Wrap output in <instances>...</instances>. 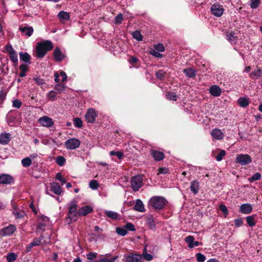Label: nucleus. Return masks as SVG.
Instances as JSON below:
<instances>
[{"instance_id":"obj_1","label":"nucleus","mask_w":262,"mask_h":262,"mask_svg":"<svg viewBox=\"0 0 262 262\" xmlns=\"http://www.w3.org/2000/svg\"><path fill=\"white\" fill-rule=\"evenodd\" d=\"M53 48V45L50 40H46L38 42L36 47V56L38 58H42Z\"/></svg>"},{"instance_id":"obj_2","label":"nucleus","mask_w":262,"mask_h":262,"mask_svg":"<svg viewBox=\"0 0 262 262\" xmlns=\"http://www.w3.org/2000/svg\"><path fill=\"white\" fill-rule=\"evenodd\" d=\"M167 202L166 200L163 196H154L149 200L148 205L156 210H160L165 207Z\"/></svg>"},{"instance_id":"obj_3","label":"nucleus","mask_w":262,"mask_h":262,"mask_svg":"<svg viewBox=\"0 0 262 262\" xmlns=\"http://www.w3.org/2000/svg\"><path fill=\"white\" fill-rule=\"evenodd\" d=\"M77 202L75 200H72L69 204L68 217L67 222L70 224L71 222L76 221L77 220Z\"/></svg>"},{"instance_id":"obj_4","label":"nucleus","mask_w":262,"mask_h":262,"mask_svg":"<svg viewBox=\"0 0 262 262\" xmlns=\"http://www.w3.org/2000/svg\"><path fill=\"white\" fill-rule=\"evenodd\" d=\"M143 185V178L140 175H137L133 177L130 180V187L132 189L137 191Z\"/></svg>"},{"instance_id":"obj_5","label":"nucleus","mask_w":262,"mask_h":262,"mask_svg":"<svg viewBox=\"0 0 262 262\" xmlns=\"http://www.w3.org/2000/svg\"><path fill=\"white\" fill-rule=\"evenodd\" d=\"M210 11L212 15L220 17L223 14L224 9L222 5L215 3L211 6Z\"/></svg>"},{"instance_id":"obj_6","label":"nucleus","mask_w":262,"mask_h":262,"mask_svg":"<svg viewBox=\"0 0 262 262\" xmlns=\"http://www.w3.org/2000/svg\"><path fill=\"white\" fill-rule=\"evenodd\" d=\"M80 145V141L77 138H73L67 140L65 143L64 145L68 149H75L79 147Z\"/></svg>"},{"instance_id":"obj_7","label":"nucleus","mask_w":262,"mask_h":262,"mask_svg":"<svg viewBox=\"0 0 262 262\" xmlns=\"http://www.w3.org/2000/svg\"><path fill=\"white\" fill-rule=\"evenodd\" d=\"M252 161L251 158L248 155L240 154L237 155L236 162L241 165H246L250 163Z\"/></svg>"},{"instance_id":"obj_8","label":"nucleus","mask_w":262,"mask_h":262,"mask_svg":"<svg viewBox=\"0 0 262 262\" xmlns=\"http://www.w3.org/2000/svg\"><path fill=\"white\" fill-rule=\"evenodd\" d=\"M16 230V227L13 225H9L7 227L0 230V235L7 236L11 235Z\"/></svg>"},{"instance_id":"obj_9","label":"nucleus","mask_w":262,"mask_h":262,"mask_svg":"<svg viewBox=\"0 0 262 262\" xmlns=\"http://www.w3.org/2000/svg\"><path fill=\"white\" fill-rule=\"evenodd\" d=\"M39 124L44 127H51L54 125L53 119L48 116H43L38 119Z\"/></svg>"},{"instance_id":"obj_10","label":"nucleus","mask_w":262,"mask_h":262,"mask_svg":"<svg viewBox=\"0 0 262 262\" xmlns=\"http://www.w3.org/2000/svg\"><path fill=\"white\" fill-rule=\"evenodd\" d=\"M124 257L125 262H142V255L141 254H125Z\"/></svg>"},{"instance_id":"obj_11","label":"nucleus","mask_w":262,"mask_h":262,"mask_svg":"<svg viewBox=\"0 0 262 262\" xmlns=\"http://www.w3.org/2000/svg\"><path fill=\"white\" fill-rule=\"evenodd\" d=\"M96 117V113L93 108L89 109L85 115V119L89 123H93Z\"/></svg>"},{"instance_id":"obj_12","label":"nucleus","mask_w":262,"mask_h":262,"mask_svg":"<svg viewBox=\"0 0 262 262\" xmlns=\"http://www.w3.org/2000/svg\"><path fill=\"white\" fill-rule=\"evenodd\" d=\"M249 77L252 80H256L262 76V68L256 67L249 75Z\"/></svg>"},{"instance_id":"obj_13","label":"nucleus","mask_w":262,"mask_h":262,"mask_svg":"<svg viewBox=\"0 0 262 262\" xmlns=\"http://www.w3.org/2000/svg\"><path fill=\"white\" fill-rule=\"evenodd\" d=\"M252 211V206L248 203L243 204L239 207V212L242 214H247Z\"/></svg>"},{"instance_id":"obj_14","label":"nucleus","mask_w":262,"mask_h":262,"mask_svg":"<svg viewBox=\"0 0 262 262\" xmlns=\"http://www.w3.org/2000/svg\"><path fill=\"white\" fill-rule=\"evenodd\" d=\"M53 56L56 61L60 62L66 57L65 55L61 52L58 47L55 48L53 52Z\"/></svg>"},{"instance_id":"obj_15","label":"nucleus","mask_w":262,"mask_h":262,"mask_svg":"<svg viewBox=\"0 0 262 262\" xmlns=\"http://www.w3.org/2000/svg\"><path fill=\"white\" fill-rule=\"evenodd\" d=\"M13 181V178L10 175L3 174L0 176V184H10Z\"/></svg>"},{"instance_id":"obj_16","label":"nucleus","mask_w":262,"mask_h":262,"mask_svg":"<svg viewBox=\"0 0 262 262\" xmlns=\"http://www.w3.org/2000/svg\"><path fill=\"white\" fill-rule=\"evenodd\" d=\"M211 135L212 138L215 140H222L224 138V134L223 132L218 128L213 129L211 132Z\"/></svg>"},{"instance_id":"obj_17","label":"nucleus","mask_w":262,"mask_h":262,"mask_svg":"<svg viewBox=\"0 0 262 262\" xmlns=\"http://www.w3.org/2000/svg\"><path fill=\"white\" fill-rule=\"evenodd\" d=\"M93 208L90 206H85L82 207L77 211L78 215L79 216H85L92 212Z\"/></svg>"},{"instance_id":"obj_18","label":"nucleus","mask_w":262,"mask_h":262,"mask_svg":"<svg viewBox=\"0 0 262 262\" xmlns=\"http://www.w3.org/2000/svg\"><path fill=\"white\" fill-rule=\"evenodd\" d=\"M18 29L22 33L24 34L28 37H30L34 31V29L32 27L20 26Z\"/></svg>"},{"instance_id":"obj_19","label":"nucleus","mask_w":262,"mask_h":262,"mask_svg":"<svg viewBox=\"0 0 262 262\" xmlns=\"http://www.w3.org/2000/svg\"><path fill=\"white\" fill-rule=\"evenodd\" d=\"M209 91L210 94L214 97L220 96L222 93L221 88L216 85H212L210 88Z\"/></svg>"},{"instance_id":"obj_20","label":"nucleus","mask_w":262,"mask_h":262,"mask_svg":"<svg viewBox=\"0 0 262 262\" xmlns=\"http://www.w3.org/2000/svg\"><path fill=\"white\" fill-rule=\"evenodd\" d=\"M60 21L62 23H64L70 19V14L67 12L61 11L59 12L57 15Z\"/></svg>"},{"instance_id":"obj_21","label":"nucleus","mask_w":262,"mask_h":262,"mask_svg":"<svg viewBox=\"0 0 262 262\" xmlns=\"http://www.w3.org/2000/svg\"><path fill=\"white\" fill-rule=\"evenodd\" d=\"M151 155L156 161H161L164 158V154L161 151L155 150H150Z\"/></svg>"},{"instance_id":"obj_22","label":"nucleus","mask_w":262,"mask_h":262,"mask_svg":"<svg viewBox=\"0 0 262 262\" xmlns=\"http://www.w3.org/2000/svg\"><path fill=\"white\" fill-rule=\"evenodd\" d=\"M134 208L136 211L138 212H144L145 211L144 205L142 201L140 199H137L136 200Z\"/></svg>"},{"instance_id":"obj_23","label":"nucleus","mask_w":262,"mask_h":262,"mask_svg":"<svg viewBox=\"0 0 262 262\" xmlns=\"http://www.w3.org/2000/svg\"><path fill=\"white\" fill-rule=\"evenodd\" d=\"M51 190L55 194L59 195L62 192V189L60 186L56 182H53L51 184Z\"/></svg>"},{"instance_id":"obj_24","label":"nucleus","mask_w":262,"mask_h":262,"mask_svg":"<svg viewBox=\"0 0 262 262\" xmlns=\"http://www.w3.org/2000/svg\"><path fill=\"white\" fill-rule=\"evenodd\" d=\"M11 138V135L9 133L2 134L0 136V143L3 145L7 144Z\"/></svg>"},{"instance_id":"obj_25","label":"nucleus","mask_w":262,"mask_h":262,"mask_svg":"<svg viewBox=\"0 0 262 262\" xmlns=\"http://www.w3.org/2000/svg\"><path fill=\"white\" fill-rule=\"evenodd\" d=\"M145 221L147 225L151 229L155 228V224L154 216L152 214H148L145 217Z\"/></svg>"},{"instance_id":"obj_26","label":"nucleus","mask_w":262,"mask_h":262,"mask_svg":"<svg viewBox=\"0 0 262 262\" xmlns=\"http://www.w3.org/2000/svg\"><path fill=\"white\" fill-rule=\"evenodd\" d=\"M237 103L240 106L246 107L249 105L250 100L247 97H240L237 100Z\"/></svg>"},{"instance_id":"obj_27","label":"nucleus","mask_w":262,"mask_h":262,"mask_svg":"<svg viewBox=\"0 0 262 262\" xmlns=\"http://www.w3.org/2000/svg\"><path fill=\"white\" fill-rule=\"evenodd\" d=\"M226 38L231 43H235L237 40V37L233 32H227L226 34Z\"/></svg>"},{"instance_id":"obj_28","label":"nucleus","mask_w":262,"mask_h":262,"mask_svg":"<svg viewBox=\"0 0 262 262\" xmlns=\"http://www.w3.org/2000/svg\"><path fill=\"white\" fill-rule=\"evenodd\" d=\"M191 191L194 193L196 194L199 189V183L196 181H193L191 183L190 187Z\"/></svg>"},{"instance_id":"obj_29","label":"nucleus","mask_w":262,"mask_h":262,"mask_svg":"<svg viewBox=\"0 0 262 262\" xmlns=\"http://www.w3.org/2000/svg\"><path fill=\"white\" fill-rule=\"evenodd\" d=\"M141 255H142V259L143 258L147 261H151L153 259V256L147 253L146 247H144V251Z\"/></svg>"},{"instance_id":"obj_30","label":"nucleus","mask_w":262,"mask_h":262,"mask_svg":"<svg viewBox=\"0 0 262 262\" xmlns=\"http://www.w3.org/2000/svg\"><path fill=\"white\" fill-rule=\"evenodd\" d=\"M183 72L185 74L187 77L189 78H193L195 77L196 71L192 69H184Z\"/></svg>"},{"instance_id":"obj_31","label":"nucleus","mask_w":262,"mask_h":262,"mask_svg":"<svg viewBox=\"0 0 262 262\" xmlns=\"http://www.w3.org/2000/svg\"><path fill=\"white\" fill-rule=\"evenodd\" d=\"M10 51H9L10 53V57L13 62H16L18 61L17 55L15 51L11 47H10Z\"/></svg>"},{"instance_id":"obj_32","label":"nucleus","mask_w":262,"mask_h":262,"mask_svg":"<svg viewBox=\"0 0 262 262\" xmlns=\"http://www.w3.org/2000/svg\"><path fill=\"white\" fill-rule=\"evenodd\" d=\"M247 224L249 227H253L256 224V221L254 219V215L248 216L246 218Z\"/></svg>"},{"instance_id":"obj_33","label":"nucleus","mask_w":262,"mask_h":262,"mask_svg":"<svg viewBox=\"0 0 262 262\" xmlns=\"http://www.w3.org/2000/svg\"><path fill=\"white\" fill-rule=\"evenodd\" d=\"M20 59L25 62H29L30 60V56L27 52L19 53Z\"/></svg>"},{"instance_id":"obj_34","label":"nucleus","mask_w":262,"mask_h":262,"mask_svg":"<svg viewBox=\"0 0 262 262\" xmlns=\"http://www.w3.org/2000/svg\"><path fill=\"white\" fill-rule=\"evenodd\" d=\"M21 164L24 167H29L32 164V160L30 158L26 157L21 160Z\"/></svg>"},{"instance_id":"obj_35","label":"nucleus","mask_w":262,"mask_h":262,"mask_svg":"<svg viewBox=\"0 0 262 262\" xmlns=\"http://www.w3.org/2000/svg\"><path fill=\"white\" fill-rule=\"evenodd\" d=\"M104 213L108 217H110L113 220H116L117 219L118 214L116 212L106 210V211H105Z\"/></svg>"},{"instance_id":"obj_36","label":"nucleus","mask_w":262,"mask_h":262,"mask_svg":"<svg viewBox=\"0 0 262 262\" xmlns=\"http://www.w3.org/2000/svg\"><path fill=\"white\" fill-rule=\"evenodd\" d=\"M17 255L15 253L11 252L7 254V260L8 262H13L17 259Z\"/></svg>"},{"instance_id":"obj_37","label":"nucleus","mask_w":262,"mask_h":262,"mask_svg":"<svg viewBox=\"0 0 262 262\" xmlns=\"http://www.w3.org/2000/svg\"><path fill=\"white\" fill-rule=\"evenodd\" d=\"M56 162L59 166H62L66 162V159L63 156H58L56 159Z\"/></svg>"},{"instance_id":"obj_38","label":"nucleus","mask_w":262,"mask_h":262,"mask_svg":"<svg viewBox=\"0 0 262 262\" xmlns=\"http://www.w3.org/2000/svg\"><path fill=\"white\" fill-rule=\"evenodd\" d=\"M116 232L118 234L121 235V236H124L127 233V230L125 229V228L124 227H117L116 228Z\"/></svg>"},{"instance_id":"obj_39","label":"nucleus","mask_w":262,"mask_h":262,"mask_svg":"<svg viewBox=\"0 0 262 262\" xmlns=\"http://www.w3.org/2000/svg\"><path fill=\"white\" fill-rule=\"evenodd\" d=\"M194 237L192 236L189 235L185 238V242L188 244V247L192 248V244L193 243Z\"/></svg>"},{"instance_id":"obj_40","label":"nucleus","mask_w":262,"mask_h":262,"mask_svg":"<svg viewBox=\"0 0 262 262\" xmlns=\"http://www.w3.org/2000/svg\"><path fill=\"white\" fill-rule=\"evenodd\" d=\"M89 187L93 190H96L98 188L99 184L96 180H93L90 182Z\"/></svg>"},{"instance_id":"obj_41","label":"nucleus","mask_w":262,"mask_h":262,"mask_svg":"<svg viewBox=\"0 0 262 262\" xmlns=\"http://www.w3.org/2000/svg\"><path fill=\"white\" fill-rule=\"evenodd\" d=\"M261 178V174L259 172H256L253 175L252 177L249 178L250 182H253L255 181L259 180Z\"/></svg>"},{"instance_id":"obj_42","label":"nucleus","mask_w":262,"mask_h":262,"mask_svg":"<svg viewBox=\"0 0 262 262\" xmlns=\"http://www.w3.org/2000/svg\"><path fill=\"white\" fill-rule=\"evenodd\" d=\"M133 37L138 41H141L142 40V36L139 31H135L133 33Z\"/></svg>"},{"instance_id":"obj_43","label":"nucleus","mask_w":262,"mask_h":262,"mask_svg":"<svg viewBox=\"0 0 262 262\" xmlns=\"http://www.w3.org/2000/svg\"><path fill=\"white\" fill-rule=\"evenodd\" d=\"M166 98L169 100L176 101L177 100V95L174 93H168L166 94Z\"/></svg>"},{"instance_id":"obj_44","label":"nucleus","mask_w":262,"mask_h":262,"mask_svg":"<svg viewBox=\"0 0 262 262\" xmlns=\"http://www.w3.org/2000/svg\"><path fill=\"white\" fill-rule=\"evenodd\" d=\"M43 239V236H40L38 238H34L32 242V246H39L42 243V240Z\"/></svg>"},{"instance_id":"obj_45","label":"nucleus","mask_w":262,"mask_h":262,"mask_svg":"<svg viewBox=\"0 0 262 262\" xmlns=\"http://www.w3.org/2000/svg\"><path fill=\"white\" fill-rule=\"evenodd\" d=\"M74 124L75 126L78 128H81L82 126V121L79 118H76L74 120Z\"/></svg>"},{"instance_id":"obj_46","label":"nucleus","mask_w":262,"mask_h":262,"mask_svg":"<svg viewBox=\"0 0 262 262\" xmlns=\"http://www.w3.org/2000/svg\"><path fill=\"white\" fill-rule=\"evenodd\" d=\"M196 258L198 262H204L206 260V256L201 253H196Z\"/></svg>"},{"instance_id":"obj_47","label":"nucleus","mask_w":262,"mask_h":262,"mask_svg":"<svg viewBox=\"0 0 262 262\" xmlns=\"http://www.w3.org/2000/svg\"><path fill=\"white\" fill-rule=\"evenodd\" d=\"M259 0H250V7L252 9L257 8L259 5Z\"/></svg>"},{"instance_id":"obj_48","label":"nucleus","mask_w":262,"mask_h":262,"mask_svg":"<svg viewBox=\"0 0 262 262\" xmlns=\"http://www.w3.org/2000/svg\"><path fill=\"white\" fill-rule=\"evenodd\" d=\"M156 76L158 79L162 80L165 76V72L162 70H159L156 72Z\"/></svg>"},{"instance_id":"obj_49","label":"nucleus","mask_w":262,"mask_h":262,"mask_svg":"<svg viewBox=\"0 0 262 262\" xmlns=\"http://www.w3.org/2000/svg\"><path fill=\"white\" fill-rule=\"evenodd\" d=\"M226 155V151L224 150H221L220 152L217 154V155L216 156V160L217 161H221L223 157L225 156Z\"/></svg>"},{"instance_id":"obj_50","label":"nucleus","mask_w":262,"mask_h":262,"mask_svg":"<svg viewBox=\"0 0 262 262\" xmlns=\"http://www.w3.org/2000/svg\"><path fill=\"white\" fill-rule=\"evenodd\" d=\"M47 97L51 101H54L56 98L55 92L53 91H50L47 94Z\"/></svg>"},{"instance_id":"obj_51","label":"nucleus","mask_w":262,"mask_h":262,"mask_svg":"<svg viewBox=\"0 0 262 262\" xmlns=\"http://www.w3.org/2000/svg\"><path fill=\"white\" fill-rule=\"evenodd\" d=\"M123 20V15L119 14L117 15L115 18V23L117 25L120 24Z\"/></svg>"},{"instance_id":"obj_52","label":"nucleus","mask_w":262,"mask_h":262,"mask_svg":"<svg viewBox=\"0 0 262 262\" xmlns=\"http://www.w3.org/2000/svg\"><path fill=\"white\" fill-rule=\"evenodd\" d=\"M55 179L58 181H59L61 184H64L66 183V180L62 177L61 173L58 172L56 174Z\"/></svg>"},{"instance_id":"obj_53","label":"nucleus","mask_w":262,"mask_h":262,"mask_svg":"<svg viewBox=\"0 0 262 262\" xmlns=\"http://www.w3.org/2000/svg\"><path fill=\"white\" fill-rule=\"evenodd\" d=\"M124 228H125L126 230L127 229L128 230L132 231H135V230H136L134 225L130 223H127L124 226Z\"/></svg>"},{"instance_id":"obj_54","label":"nucleus","mask_w":262,"mask_h":262,"mask_svg":"<svg viewBox=\"0 0 262 262\" xmlns=\"http://www.w3.org/2000/svg\"><path fill=\"white\" fill-rule=\"evenodd\" d=\"M97 253L94 252H89L86 254V257L89 260H93L97 258Z\"/></svg>"},{"instance_id":"obj_55","label":"nucleus","mask_w":262,"mask_h":262,"mask_svg":"<svg viewBox=\"0 0 262 262\" xmlns=\"http://www.w3.org/2000/svg\"><path fill=\"white\" fill-rule=\"evenodd\" d=\"M52 142L55 143V141L52 138L43 139L41 140V143L45 145H49Z\"/></svg>"},{"instance_id":"obj_56","label":"nucleus","mask_w":262,"mask_h":262,"mask_svg":"<svg viewBox=\"0 0 262 262\" xmlns=\"http://www.w3.org/2000/svg\"><path fill=\"white\" fill-rule=\"evenodd\" d=\"M22 103L18 99H15L13 101V106L14 107L19 108L21 106Z\"/></svg>"},{"instance_id":"obj_57","label":"nucleus","mask_w":262,"mask_h":262,"mask_svg":"<svg viewBox=\"0 0 262 262\" xmlns=\"http://www.w3.org/2000/svg\"><path fill=\"white\" fill-rule=\"evenodd\" d=\"M219 208L224 213L225 216H227L228 214L227 208L225 205L222 204L220 205Z\"/></svg>"},{"instance_id":"obj_58","label":"nucleus","mask_w":262,"mask_h":262,"mask_svg":"<svg viewBox=\"0 0 262 262\" xmlns=\"http://www.w3.org/2000/svg\"><path fill=\"white\" fill-rule=\"evenodd\" d=\"M234 224L236 227H239L243 224L242 218H238L234 220Z\"/></svg>"},{"instance_id":"obj_59","label":"nucleus","mask_w":262,"mask_h":262,"mask_svg":"<svg viewBox=\"0 0 262 262\" xmlns=\"http://www.w3.org/2000/svg\"><path fill=\"white\" fill-rule=\"evenodd\" d=\"M155 49L158 52H163L164 47L162 44L159 43L155 46Z\"/></svg>"},{"instance_id":"obj_60","label":"nucleus","mask_w":262,"mask_h":262,"mask_svg":"<svg viewBox=\"0 0 262 262\" xmlns=\"http://www.w3.org/2000/svg\"><path fill=\"white\" fill-rule=\"evenodd\" d=\"M150 53L154 56L155 57H158V58H161L162 57V55L159 53V52L152 50L150 51Z\"/></svg>"},{"instance_id":"obj_61","label":"nucleus","mask_w":262,"mask_h":262,"mask_svg":"<svg viewBox=\"0 0 262 262\" xmlns=\"http://www.w3.org/2000/svg\"><path fill=\"white\" fill-rule=\"evenodd\" d=\"M55 89L56 91H62L64 90L65 86L63 84H58L55 86Z\"/></svg>"},{"instance_id":"obj_62","label":"nucleus","mask_w":262,"mask_h":262,"mask_svg":"<svg viewBox=\"0 0 262 262\" xmlns=\"http://www.w3.org/2000/svg\"><path fill=\"white\" fill-rule=\"evenodd\" d=\"M33 80L38 85H42L45 83L44 80L39 78H34Z\"/></svg>"},{"instance_id":"obj_63","label":"nucleus","mask_w":262,"mask_h":262,"mask_svg":"<svg viewBox=\"0 0 262 262\" xmlns=\"http://www.w3.org/2000/svg\"><path fill=\"white\" fill-rule=\"evenodd\" d=\"M13 213L16 218H21L24 216L23 213H19L17 210L13 211Z\"/></svg>"},{"instance_id":"obj_64","label":"nucleus","mask_w":262,"mask_h":262,"mask_svg":"<svg viewBox=\"0 0 262 262\" xmlns=\"http://www.w3.org/2000/svg\"><path fill=\"white\" fill-rule=\"evenodd\" d=\"M118 258V256H114L113 257L111 258V259H106V258H103L106 262H115V261Z\"/></svg>"}]
</instances>
